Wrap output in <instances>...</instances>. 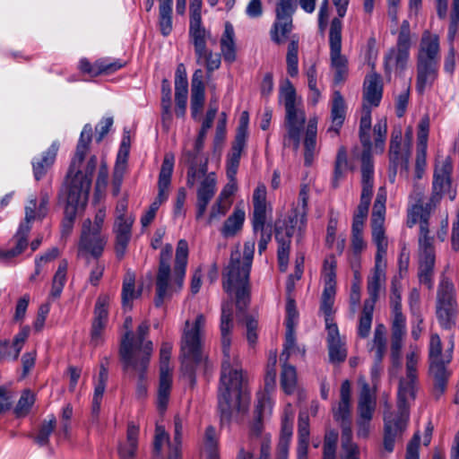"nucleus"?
<instances>
[{"instance_id":"f257e3e1","label":"nucleus","mask_w":459,"mask_h":459,"mask_svg":"<svg viewBox=\"0 0 459 459\" xmlns=\"http://www.w3.org/2000/svg\"><path fill=\"white\" fill-rule=\"evenodd\" d=\"M221 334L223 359L218 394V408L221 423L229 422L233 412H245L249 404V393L239 359L230 348V332L233 328L232 302L221 306Z\"/></svg>"},{"instance_id":"f03ea898","label":"nucleus","mask_w":459,"mask_h":459,"mask_svg":"<svg viewBox=\"0 0 459 459\" xmlns=\"http://www.w3.org/2000/svg\"><path fill=\"white\" fill-rule=\"evenodd\" d=\"M92 137V127L86 124L81 133L74 157L72 160L61 198L65 201V217L62 221V235L68 236L74 226L77 212L88 201L92 175L97 167V157L91 156L83 169L82 162Z\"/></svg>"},{"instance_id":"7ed1b4c3","label":"nucleus","mask_w":459,"mask_h":459,"mask_svg":"<svg viewBox=\"0 0 459 459\" xmlns=\"http://www.w3.org/2000/svg\"><path fill=\"white\" fill-rule=\"evenodd\" d=\"M420 351L416 346H411L406 355L405 376L401 377L397 392V412L385 411L384 447L391 453L394 443L407 427L409 411L411 402L416 398L418 391V364Z\"/></svg>"},{"instance_id":"20e7f679","label":"nucleus","mask_w":459,"mask_h":459,"mask_svg":"<svg viewBox=\"0 0 459 459\" xmlns=\"http://www.w3.org/2000/svg\"><path fill=\"white\" fill-rule=\"evenodd\" d=\"M172 252L173 247L167 244L160 254L156 277V307L162 306L166 299L179 292L183 287L188 258L187 242L185 239H180L178 243L173 273L170 269Z\"/></svg>"},{"instance_id":"39448f33","label":"nucleus","mask_w":459,"mask_h":459,"mask_svg":"<svg viewBox=\"0 0 459 459\" xmlns=\"http://www.w3.org/2000/svg\"><path fill=\"white\" fill-rule=\"evenodd\" d=\"M255 244V240L246 241L242 255L238 249L231 253L224 275L223 288L229 294L236 292V306L238 312H245L250 301L249 274Z\"/></svg>"},{"instance_id":"423d86ee","label":"nucleus","mask_w":459,"mask_h":459,"mask_svg":"<svg viewBox=\"0 0 459 459\" xmlns=\"http://www.w3.org/2000/svg\"><path fill=\"white\" fill-rule=\"evenodd\" d=\"M148 332L149 325L146 322L142 323L138 330L137 342L134 343L129 341V334L127 333L119 351L125 371L128 373L134 371L137 375L139 383L136 394L139 398H143L147 394V388L143 381L145 379V372L153 350L152 342L144 339Z\"/></svg>"},{"instance_id":"0eeeda50","label":"nucleus","mask_w":459,"mask_h":459,"mask_svg":"<svg viewBox=\"0 0 459 459\" xmlns=\"http://www.w3.org/2000/svg\"><path fill=\"white\" fill-rule=\"evenodd\" d=\"M49 196L47 193H41L40 203L37 206V200L31 197L25 206V218L21 222L14 236V247L8 249L0 250V260L9 262L13 258L20 255L28 247V235L31 230V222L35 220L43 219L48 211V204Z\"/></svg>"},{"instance_id":"6e6552de","label":"nucleus","mask_w":459,"mask_h":459,"mask_svg":"<svg viewBox=\"0 0 459 459\" xmlns=\"http://www.w3.org/2000/svg\"><path fill=\"white\" fill-rule=\"evenodd\" d=\"M205 325V317L200 314L190 324L186 322L181 342L182 370L190 381L195 379V368L203 361L201 333Z\"/></svg>"},{"instance_id":"1a4fd4ad","label":"nucleus","mask_w":459,"mask_h":459,"mask_svg":"<svg viewBox=\"0 0 459 459\" xmlns=\"http://www.w3.org/2000/svg\"><path fill=\"white\" fill-rule=\"evenodd\" d=\"M280 100L285 107V126L287 134L283 138V144L292 145L298 150L300 143V134L304 128L306 116L302 108L297 104L296 90L290 81L280 89Z\"/></svg>"},{"instance_id":"9d476101","label":"nucleus","mask_w":459,"mask_h":459,"mask_svg":"<svg viewBox=\"0 0 459 459\" xmlns=\"http://www.w3.org/2000/svg\"><path fill=\"white\" fill-rule=\"evenodd\" d=\"M335 421L342 428V450L340 459H359V448L352 442L351 414V383L342 382L341 400L337 407L333 408Z\"/></svg>"},{"instance_id":"9b49d317","label":"nucleus","mask_w":459,"mask_h":459,"mask_svg":"<svg viewBox=\"0 0 459 459\" xmlns=\"http://www.w3.org/2000/svg\"><path fill=\"white\" fill-rule=\"evenodd\" d=\"M411 47L410 23L404 20L398 32L396 44L389 48L384 56L386 74L391 75L392 73H394L397 75H402L406 71L410 61Z\"/></svg>"},{"instance_id":"f8f14e48","label":"nucleus","mask_w":459,"mask_h":459,"mask_svg":"<svg viewBox=\"0 0 459 459\" xmlns=\"http://www.w3.org/2000/svg\"><path fill=\"white\" fill-rule=\"evenodd\" d=\"M196 180L200 183L196 191L195 218L200 220L204 216L207 206L216 193L217 178L215 173H207V164L204 163L198 168L191 166L187 171V185L192 186Z\"/></svg>"},{"instance_id":"ddd939ff","label":"nucleus","mask_w":459,"mask_h":459,"mask_svg":"<svg viewBox=\"0 0 459 459\" xmlns=\"http://www.w3.org/2000/svg\"><path fill=\"white\" fill-rule=\"evenodd\" d=\"M385 203L386 190L384 186H381L377 190L371 216L372 240L377 246L375 261L377 262H386L388 242L384 229Z\"/></svg>"},{"instance_id":"4468645a","label":"nucleus","mask_w":459,"mask_h":459,"mask_svg":"<svg viewBox=\"0 0 459 459\" xmlns=\"http://www.w3.org/2000/svg\"><path fill=\"white\" fill-rule=\"evenodd\" d=\"M342 28L341 19L333 18L329 31V47L331 68L334 71V82H343L348 74V59L342 54Z\"/></svg>"},{"instance_id":"2eb2a0df","label":"nucleus","mask_w":459,"mask_h":459,"mask_svg":"<svg viewBox=\"0 0 459 459\" xmlns=\"http://www.w3.org/2000/svg\"><path fill=\"white\" fill-rule=\"evenodd\" d=\"M420 229L419 279L420 283L430 289L433 285L432 277L435 265V251L432 245V238L429 237L428 220H424L420 222Z\"/></svg>"},{"instance_id":"dca6fc26","label":"nucleus","mask_w":459,"mask_h":459,"mask_svg":"<svg viewBox=\"0 0 459 459\" xmlns=\"http://www.w3.org/2000/svg\"><path fill=\"white\" fill-rule=\"evenodd\" d=\"M457 303L454 286L448 280H443L437 294L436 315L441 327L449 329L455 325Z\"/></svg>"},{"instance_id":"f3484780","label":"nucleus","mask_w":459,"mask_h":459,"mask_svg":"<svg viewBox=\"0 0 459 459\" xmlns=\"http://www.w3.org/2000/svg\"><path fill=\"white\" fill-rule=\"evenodd\" d=\"M298 0H277L275 21L271 30V39L276 44L283 43L293 29L292 17L297 9Z\"/></svg>"},{"instance_id":"a211bd4d","label":"nucleus","mask_w":459,"mask_h":459,"mask_svg":"<svg viewBox=\"0 0 459 459\" xmlns=\"http://www.w3.org/2000/svg\"><path fill=\"white\" fill-rule=\"evenodd\" d=\"M453 165L449 157L442 160H437L432 184V195L430 202L436 205L442 198L443 195L447 194L450 200H455L456 192L452 189L451 172Z\"/></svg>"},{"instance_id":"6ab92c4d","label":"nucleus","mask_w":459,"mask_h":459,"mask_svg":"<svg viewBox=\"0 0 459 459\" xmlns=\"http://www.w3.org/2000/svg\"><path fill=\"white\" fill-rule=\"evenodd\" d=\"M411 156L410 143L403 144V133L400 128L394 129L391 134L389 148V179L394 182L398 171H407Z\"/></svg>"},{"instance_id":"aec40b11","label":"nucleus","mask_w":459,"mask_h":459,"mask_svg":"<svg viewBox=\"0 0 459 459\" xmlns=\"http://www.w3.org/2000/svg\"><path fill=\"white\" fill-rule=\"evenodd\" d=\"M359 384L361 391L358 404L357 436L359 438H367L370 432V421L376 409V398L365 380L359 379Z\"/></svg>"},{"instance_id":"412c9836","label":"nucleus","mask_w":459,"mask_h":459,"mask_svg":"<svg viewBox=\"0 0 459 459\" xmlns=\"http://www.w3.org/2000/svg\"><path fill=\"white\" fill-rule=\"evenodd\" d=\"M273 403L267 394L258 393L257 394V404H256V413H257V420L253 424L250 431L249 443L248 447H242L241 449H245L246 451H249L251 454V448L259 444L260 452L262 451V446L264 441L268 438L269 441V459H271V436L267 433H263L262 429V418L267 414L272 412ZM254 456V455H252ZM261 455H259V457Z\"/></svg>"},{"instance_id":"4be33fe9","label":"nucleus","mask_w":459,"mask_h":459,"mask_svg":"<svg viewBox=\"0 0 459 459\" xmlns=\"http://www.w3.org/2000/svg\"><path fill=\"white\" fill-rule=\"evenodd\" d=\"M106 243L107 239L100 231L91 230V221L90 219L85 220L82 223L78 244V255L86 256L91 255L98 258L102 255Z\"/></svg>"},{"instance_id":"5701e85b","label":"nucleus","mask_w":459,"mask_h":459,"mask_svg":"<svg viewBox=\"0 0 459 459\" xmlns=\"http://www.w3.org/2000/svg\"><path fill=\"white\" fill-rule=\"evenodd\" d=\"M450 349L449 354L446 356V359H436L430 361L429 373L434 378V395L438 398L440 397L446 389V383L450 373L446 368V364H448L452 358V351L454 349V338H450Z\"/></svg>"},{"instance_id":"b1692460","label":"nucleus","mask_w":459,"mask_h":459,"mask_svg":"<svg viewBox=\"0 0 459 459\" xmlns=\"http://www.w3.org/2000/svg\"><path fill=\"white\" fill-rule=\"evenodd\" d=\"M439 63L416 60V91L423 94L438 76Z\"/></svg>"},{"instance_id":"393cba45","label":"nucleus","mask_w":459,"mask_h":459,"mask_svg":"<svg viewBox=\"0 0 459 459\" xmlns=\"http://www.w3.org/2000/svg\"><path fill=\"white\" fill-rule=\"evenodd\" d=\"M439 53L438 35L425 30L420 40L416 60L439 63Z\"/></svg>"},{"instance_id":"a878e982","label":"nucleus","mask_w":459,"mask_h":459,"mask_svg":"<svg viewBox=\"0 0 459 459\" xmlns=\"http://www.w3.org/2000/svg\"><path fill=\"white\" fill-rule=\"evenodd\" d=\"M134 218L131 215L120 217L115 221L113 231L116 236V254L118 258H122L126 254L127 246L132 237V227Z\"/></svg>"},{"instance_id":"bb28decb","label":"nucleus","mask_w":459,"mask_h":459,"mask_svg":"<svg viewBox=\"0 0 459 459\" xmlns=\"http://www.w3.org/2000/svg\"><path fill=\"white\" fill-rule=\"evenodd\" d=\"M386 262L375 261V265L371 275L368 278L367 290L368 298L364 303H370L375 307L378 299L379 294L385 283Z\"/></svg>"},{"instance_id":"cd10ccee","label":"nucleus","mask_w":459,"mask_h":459,"mask_svg":"<svg viewBox=\"0 0 459 459\" xmlns=\"http://www.w3.org/2000/svg\"><path fill=\"white\" fill-rule=\"evenodd\" d=\"M308 201V187L302 186L299 194V200L297 207L291 212L289 216L286 225L290 228L297 229L299 236L304 232L307 225V212Z\"/></svg>"},{"instance_id":"c85d7f7f","label":"nucleus","mask_w":459,"mask_h":459,"mask_svg":"<svg viewBox=\"0 0 459 459\" xmlns=\"http://www.w3.org/2000/svg\"><path fill=\"white\" fill-rule=\"evenodd\" d=\"M266 187L264 184H259L253 194V230L255 234L259 230L266 229Z\"/></svg>"},{"instance_id":"c756f323","label":"nucleus","mask_w":459,"mask_h":459,"mask_svg":"<svg viewBox=\"0 0 459 459\" xmlns=\"http://www.w3.org/2000/svg\"><path fill=\"white\" fill-rule=\"evenodd\" d=\"M175 157L172 153L165 154L158 180V195L155 198L159 203L162 204L169 198V186L171 183V176L174 169Z\"/></svg>"},{"instance_id":"7c9ffc66","label":"nucleus","mask_w":459,"mask_h":459,"mask_svg":"<svg viewBox=\"0 0 459 459\" xmlns=\"http://www.w3.org/2000/svg\"><path fill=\"white\" fill-rule=\"evenodd\" d=\"M298 232L297 229L290 228L289 225H285V229L277 227L275 230V238L278 242L277 257L279 263V268L281 272H285L289 264V254L290 246V237Z\"/></svg>"},{"instance_id":"2f4dec72","label":"nucleus","mask_w":459,"mask_h":459,"mask_svg":"<svg viewBox=\"0 0 459 459\" xmlns=\"http://www.w3.org/2000/svg\"><path fill=\"white\" fill-rule=\"evenodd\" d=\"M188 95V82L184 65H178L175 77L176 114L183 117L186 113Z\"/></svg>"},{"instance_id":"473e14b6","label":"nucleus","mask_w":459,"mask_h":459,"mask_svg":"<svg viewBox=\"0 0 459 459\" xmlns=\"http://www.w3.org/2000/svg\"><path fill=\"white\" fill-rule=\"evenodd\" d=\"M383 94V84L381 77L371 73L368 74L364 81L363 104L371 107H377L381 101Z\"/></svg>"},{"instance_id":"72a5a7b5","label":"nucleus","mask_w":459,"mask_h":459,"mask_svg":"<svg viewBox=\"0 0 459 459\" xmlns=\"http://www.w3.org/2000/svg\"><path fill=\"white\" fill-rule=\"evenodd\" d=\"M204 84L202 80V71L196 70L192 77L191 83V115L196 119L203 111L204 103Z\"/></svg>"},{"instance_id":"f704fd0d","label":"nucleus","mask_w":459,"mask_h":459,"mask_svg":"<svg viewBox=\"0 0 459 459\" xmlns=\"http://www.w3.org/2000/svg\"><path fill=\"white\" fill-rule=\"evenodd\" d=\"M346 116V105L343 97L340 91H334L333 94L331 105V120L332 125L328 129L330 134L337 135L343 125Z\"/></svg>"},{"instance_id":"c9c22d12","label":"nucleus","mask_w":459,"mask_h":459,"mask_svg":"<svg viewBox=\"0 0 459 459\" xmlns=\"http://www.w3.org/2000/svg\"><path fill=\"white\" fill-rule=\"evenodd\" d=\"M220 47L224 61L233 63L237 57V46L234 27L230 22H226L224 24V30L220 39Z\"/></svg>"},{"instance_id":"e433bc0d","label":"nucleus","mask_w":459,"mask_h":459,"mask_svg":"<svg viewBox=\"0 0 459 459\" xmlns=\"http://www.w3.org/2000/svg\"><path fill=\"white\" fill-rule=\"evenodd\" d=\"M59 144L54 142L50 147L42 153L40 158L33 159L32 168L33 174L36 180H39L47 173L48 169L55 162Z\"/></svg>"},{"instance_id":"4c0bfd02","label":"nucleus","mask_w":459,"mask_h":459,"mask_svg":"<svg viewBox=\"0 0 459 459\" xmlns=\"http://www.w3.org/2000/svg\"><path fill=\"white\" fill-rule=\"evenodd\" d=\"M210 37V32L205 30L202 24V20L190 21L189 38L194 45L195 56L204 55L206 40Z\"/></svg>"},{"instance_id":"58836bf2","label":"nucleus","mask_w":459,"mask_h":459,"mask_svg":"<svg viewBox=\"0 0 459 459\" xmlns=\"http://www.w3.org/2000/svg\"><path fill=\"white\" fill-rule=\"evenodd\" d=\"M246 220V212L243 207L237 205L233 212L224 221L221 233L224 238H232L239 232Z\"/></svg>"},{"instance_id":"ea45409f","label":"nucleus","mask_w":459,"mask_h":459,"mask_svg":"<svg viewBox=\"0 0 459 459\" xmlns=\"http://www.w3.org/2000/svg\"><path fill=\"white\" fill-rule=\"evenodd\" d=\"M139 427L129 422L126 431V440L118 446L120 459H133L138 447Z\"/></svg>"},{"instance_id":"a19ab883","label":"nucleus","mask_w":459,"mask_h":459,"mask_svg":"<svg viewBox=\"0 0 459 459\" xmlns=\"http://www.w3.org/2000/svg\"><path fill=\"white\" fill-rule=\"evenodd\" d=\"M317 134V121L316 118L310 119L307 123L304 139L305 147V165L310 166L316 154Z\"/></svg>"},{"instance_id":"79ce46f5","label":"nucleus","mask_w":459,"mask_h":459,"mask_svg":"<svg viewBox=\"0 0 459 459\" xmlns=\"http://www.w3.org/2000/svg\"><path fill=\"white\" fill-rule=\"evenodd\" d=\"M246 143L247 141L244 140L234 139L230 152L227 157V178L236 177Z\"/></svg>"},{"instance_id":"37998d69","label":"nucleus","mask_w":459,"mask_h":459,"mask_svg":"<svg viewBox=\"0 0 459 459\" xmlns=\"http://www.w3.org/2000/svg\"><path fill=\"white\" fill-rule=\"evenodd\" d=\"M348 165L347 151L343 146H342L337 152L333 174L331 180V185L333 188L339 187L341 181L344 178L348 170Z\"/></svg>"},{"instance_id":"c03bdc74","label":"nucleus","mask_w":459,"mask_h":459,"mask_svg":"<svg viewBox=\"0 0 459 459\" xmlns=\"http://www.w3.org/2000/svg\"><path fill=\"white\" fill-rule=\"evenodd\" d=\"M68 262L64 259L60 261L57 270L52 280V286L49 298L57 299L61 296L67 279Z\"/></svg>"},{"instance_id":"a18cd8bd","label":"nucleus","mask_w":459,"mask_h":459,"mask_svg":"<svg viewBox=\"0 0 459 459\" xmlns=\"http://www.w3.org/2000/svg\"><path fill=\"white\" fill-rule=\"evenodd\" d=\"M172 385V374L160 373L157 407L160 412L166 411Z\"/></svg>"},{"instance_id":"49530a36","label":"nucleus","mask_w":459,"mask_h":459,"mask_svg":"<svg viewBox=\"0 0 459 459\" xmlns=\"http://www.w3.org/2000/svg\"><path fill=\"white\" fill-rule=\"evenodd\" d=\"M436 205H433V203L430 201L426 204L424 206L419 201L417 204H413L409 210L407 214V225L411 228L416 223H420L421 221L429 220L431 210Z\"/></svg>"},{"instance_id":"de8ad7c7","label":"nucleus","mask_w":459,"mask_h":459,"mask_svg":"<svg viewBox=\"0 0 459 459\" xmlns=\"http://www.w3.org/2000/svg\"><path fill=\"white\" fill-rule=\"evenodd\" d=\"M386 332L384 325H377L374 336L370 344V351L374 353V359H383L386 352Z\"/></svg>"},{"instance_id":"09e8293b","label":"nucleus","mask_w":459,"mask_h":459,"mask_svg":"<svg viewBox=\"0 0 459 459\" xmlns=\"http://www.w3.org/2000/svg\"><path fill=\"white\" fill-rule=\"evenodd\" d=\"M371 108L367 104L362 106V115L359 122V140L363 148H372L370 138Z\"/></svg>"},{"instance_id":"8fccbe9b","label":"nucleus","mask_w":459,"mask_h":459,"mask_svg":"<svg viewBox=\"0 0 459 459\" xmlns=\"http://www.w3.org/2000/svg\"><path fill=\"white\" fill-rule=\"evenodd\" d=\"M134 282V274L127 273L122 287V304L125 308H131L133 300L141 295V290H135Z\"/></svg>"},{"instance_id":"3c124183","label":"nucleus","mask_w":459,"mask_h":459,"mask_svg":"<svg viewBox=\"0 0 459 459\" xmlns=\"http://www.w3.org/2000/svg\"><path fill=\"white\" fill-rule=\"evenodd\" d=\"M282 363L281 385L285 394H292L297 388V371L295 367L287 364V362Z\"/></svg>"},{"instance_id":"603ef678","label":"nucleus","mask_w":459,"mask_h":459,"mask_svg":"<svg viewBox=\"0 0 459 459\" xmlns=\"http://www.w3.org/2000/svg\"><path fill=\"white\" fill-rule=\"evenodd\" d=\"M336 267L337 262L333 255L325 259L322 271L324 289H336Z\"/></svg>"},{"instance_id":"864d4df0","label":"nucleus","mask_w":459,"mask_h":459,"mask_svg":"<svg viewBox=\"0 0 459 459\" xmlns=\"http://www.w3.org/2000/svg\"><path fill=\"white\" fill-rule=\"evenodd\" d=\"M204 449L207 459H220L218 435L215 429L212 426H209L205 430Z\"/></svg>"},{"instance_id":"5fc2aeb1","label":"nucleus","mask_w":459,"mask_h":459,"mask_svg":"<svg viewBox=\"0 0 459 459\" xmlns=\"http://www.w3.org/2000/svg\"><path fill=\"white\" fill-rule=\"evenodd\" d=\"M299 39L293 36L288 45V52L286 56L288 74L294 77L299 73Z\"/></svg>"},{"instance_id":"6e6d98bb","label":"nucleus","mask_w":459,"mask_h":459,"mask_svg":"<svg viewBox=\"0 0 459 459\" xmlns=\"http://www.w3.org/2000/svg\"><path fill=\"white\" fill-rule=\"evenodd\" d=\"M296 353L304 355L305 350L297 346L294 329H286L285 342L283 351L280 355V360L286 363L290 357Z\"/></svg>"},{"instance_id":"4d7b16f0","label":"nucleus","mask_w":459,"mask_h":459,"mask_svg":"<svg viewBox=\"0 0 459 459\" xmlns=\"http://www.w3.org/2000/svg\"><path fill=\"white\" fill-rule=\"evenodd\" d=\"M374 308L375 307L371 306V302L363 305L358 325V335L361 338H367L369 335Z\"/></svg>"},{"instance_id":"13d9d810","label":"nucleus","mask_w":459,"mask_h":459,"mask_svg":"<svg viewBox=\"0 0 459 459\" xmlns=\"http://www.w3.org/2000/svg\"><path fill=\"white\" fill-rule=\"evenodd\" d=\"M110 298L108 295H100L97 299L94 307V317L92 323L107 325L108 320V307Z\"/></svg>"},{"instance_id":"bf43d9fd","label":"nucleus","mask_w":459,"mask_h":459,"mask_svg":"<svg viewBox=\"0 0 459 459\" xmlns=\"http://www.w3.org/2000/svg\"><path fill=\"white\" fill-rule=\"evenodd\" d=\"M276 363H277V352L270 351L268 356V362L266 366V374L264 377V394H267L272 392L275 386V378H276Z\"/></svg>"},{"instance_id":"052dcab7","label":"nucleus","mask_w":459,"mask_h":459,"mask_svg":"<svg viewBox=\"0 0 459 459\" xmlns=\"http://www.w3.org/2000/svg\"><path fill=\"white\" fill-rule=\"evenodd\" d=\"M217 113V108H209L206 112L205 118L203 121L202 127L198 133V136L195 143V150L199 153L204 146V139L208 130L212 127L214 117Z\"/></svg>"},{"instance_id":"680f3d73","label":"nucleus","mask_w":459,"mask_h":459,"mask_svg":"<svg viewBox=\"0 0 459 459\" xmlns=\"http://www.w3.org/2000/svg\"><path fill=\"white\" fill-rule=\"evenodd\" d=\"M371 152L372 148H363L361 154V182H374V165Z\"/></svg>"},{"instance_id":"e2e57ef3","label":"nucleus","mask_w":459,"mask_h":459,"mask_svg":"<svg viewBox=\"0 0 459 459\" xmlns=\"http://www.w3.org/2000/svg\"><path fill=\"white\" fill-rule=\"evenodd\" d=\"M375 144L374 149L376 153H383L385 145L387 122L385 118L379 119L374 126Z\"/></svg>"},{"instance_id":"0e129e2a","label":"nucleus","mask_w":459,"mask_h":459,"mask_svg":"<svg viewBox=\"0 0 459 459\" xmlns=\"http://www.w3.org/2000/svg\"><path fill=\"white\" fill-rule=\"evenodd\" d=\"M56 418L51 415L48 420L42 422L38 434L35 437V441L39 446H46L48 443L49 437L56 428Z\"/></svg>"},{"instance_id":"69168bd1","label":"nucleus","mask_w":459,"mask_h":459,"mask_svg":"<svg viewBox=\"0 0 459 459\" xmlns=\"http://www.w3.org/2000/svg\"><path fill=\"white\" fill-rule=\"evenodd\" d=\"M232 204V201H223L220 198H217L215 203L212 204L208 219L207 223L212 224L213 221L220 220L221 217L225 216L229 212Z\"/></svg>"},{"instance_id":"338daca9","label":"nucleus","mask_w":459,"mask_h":459,"mask_svg":"<svg viewBox=\"0 0 459 459\" xmlns=\"http://www.w3.org/2000/svg\"><path fill=\"white\" fill-rule=\"evenodd\" d=\"M196 61L199 65H205L208 73H212L221 66V55L212 53L208 48L205 49L204 55L196 56Z\"/></svg>"},{"instance_id":"774afa93","label":"nucleus","mask_w":459,"mask_h":459,"mask_svg":"<svg viewBox=\"0 0 459 459\" xmlns=\"http://www.w3.org/2000/svg\"><path fill=\"white\" fill-rule=\"evenodd\" d=\"M338 433L335 430H329L325 437L323 459H336V444Z\"/></svg>"}]
</instances>
